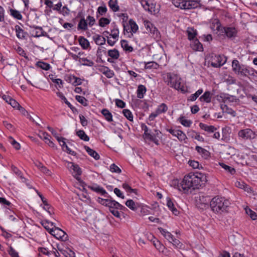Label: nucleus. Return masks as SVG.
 I'll list each match as a JSON object with an SVG mask.
<instances>
[{
	"instance_id": "5fc2aeb1",
	"label": "nucleus",
	"mask_w": 257,
	"mask_h": 257,
	"mask_svg": "<svg viewBox=\"0 0 257 257\" xmlns=\"http://www.w3.org/2000/svg\"><path fill=\"white\" fill-rule=\"evenodd\" d=\"M122 112L124 115L127 119L131 121H133V115L130 110L127 109H124L123 110Z\"/></svg>"
},
{
	"instance_id": "c9c22d12",
	"label": "nucleus",
	"mask_w": 257,
	"mask_h": 257,
	"mask_svg": "<svg viewBox=\"0 0 257 257\" xmlns=\"http://www.w3.org/2000/svg\"><path fill=\"white\" fill-rule=\"evenodd\" d=\"M219 165L223 168L226 171L229 173L231 175H233L235 173V170L234 168L228 166L223 163H219Z\"/></svg>"
},
{
	"instance_id": "864d4df0",
	"label": "nucleus",
	"mask_w": 257,
	"mask_h": 257,
	"mask_svg": "<svg viewBox=\"0 0 257 257\" xmlns=\"http://www.w3.org/2000/svg\"><path fill=\"white\" fill-rule=\"evenodd\" d=\"M75 99L77 101L84 106H87L88 105L87 100L84 96L76 95L75 96Z\"/></svg>"
},
{
	"instance_id": "4d7b16f0",
	"label": "nucleus",
	"mask_w": 257,
	"mask_h": 257,
	"mask_svg": "<svg viewBox=\"0 0 257 257\" xmlns=\"http://www.w3.org/2000/svg\"><path fill=\"white\" fill-rule=\"evenodd\" d=\"M57 95L58 97L61 98L62 100H63L64 102L68 106V107L72 109L73 108L72 105L71 104V103L67 100L65 96L60 92H58L57 93Z\"/></svg>"
},
{
	"instance_id": "680f3d73",
	"label": "nucleus",
	"mask_w": 257,
	"mask_h": 257,
	"mask_svg": "<svg viewBox=\"0 0 257 257\" xmlns=\"http://www.w3.org/2000/svg\"><path fill=\"white\" fill-rule=\"evenodd\" d=\"M221 108L222 109H223V110H224V108H225L226 109H225V111L228 113V114H231L232 116H235L236 115V112L235 111H234L233 110H232L231 108H228L227 105H224L223 106L222 105L221 106Z\"/></svg>"
},
{
	"instance_id": "c03bdc74",
	"label": "nucleus",
	"mask_w": 257,
	"mask_h": 257,
	"mask_svg": "<svg viewBox=\"0 0 257 257\" xmlns=\"http://www.w3.org/2000/svg\"><path fill=\"white\" fill-rule=\"evenodd\" d=\"M180 141H185L187 139L185 134L181 130H177V133L175 136Z\"/></svg>"
},
{
	"instance_id": "ddd939ff",
	"label": "nucleus",
	"mask_w": 257,
	"mask_h": 257,
	"mask_svg": "<svg viewBox=\"0 0 257 257\" xmlns=\"http://www.w3.org/2000/svg\"><path fill=\"white\" fill-rule=\"evenodd\" d=\"M89 189H90L91 190L96 192L97 193H99L102 195L104 196L105 197H109V196H107V193L106 192V191L101 187L97 185H94L92 186H90L88 187Z\"/></svg>"
},
{
	"instance_id": "aec40b11",
	"label": "nucleus",
	"mask_w": 257,
	"mask_h": 257,
	"mask_svg": "<svg viewBox=\"0 0 257 257\" xmlns=\"http://www.w3.org/2000/svg\"><path fill=\"white\" fill-rule=\"evenodd\" d=\"M161 234L167 239L170 242L172 241V240L174 237V236L169 231H168L165 229H164L161 227L158 228Z\"/></svg>"
},
{
	"instance_id": "de8ad7c7",
	"label": "nucleus",
	"mask_w": 257,
	"mask_h": 257,
	"mask_svg": "<svg viewBox=\"0 0 257 257\" xmlns=\"http://www.w3.org/2000/svg\"><path fill=\"white\" fill-rule=\"evenodd\" d=\"M202 92V89L198 90L194 94H192L189 96L188 100L192 101H195Z\"/></svg>"
},
{
	"instance_id": "f8f14e48",
	"label": "nucleus",
	"mask_w": 257,
	"mask_h": 257,
	"mask_svg": "<svg viewBox=\"0 0 257 257\" xmlns=\"http://www.w3.org/2000/svg\"><path fill=\"white\" fill-rule=\"evenodd\" d=\"M33 28L35 29L32 31V36L35 37H40L41 36H45L47 35V33L43 31L42 27L38 26H34Z\"/></svg>"
},
{
	"instance_id": "774afa93",
	"label": "nucleus",
	"mask_w": 257,
	"mask_h": 257,
	"mask_svg": "<svg viewBox=\"0 0 257 257\" xmlns=\"http://www.w3.org/2000/svg\"><path fill=\"white\" fill-rule=\"evenodd\" d=\"M170 242L172 243L174 246L177 248H180L182 245L181 242L175 237L173 238Z\"/></svg>"
},
{
	"instance_id": "9b49d317",
	"label": "nucleus",
	"mask_w": 257,
	"mask_h": 257,
	"mask_svg": "<svg viewBox=\"0 0 257 257\" xmlns=\"http://www.w3.org/2000/svg\"><path fill=\"white\" fill-rule=\"evenodd\" d=\"M183 4L182 6H183V9L184 10L195 9L197 8L199 6V3L195 1H183Z\"/></svg>"
},
{
	"instance_id": "e2e57ef3",
	"label": "nucleus",
	"mask_w": 257,
	"mask_h": 257,
	"mask_svg": "<svg viewBox=\"0 0 257 257\" xmlns=\"http://www.w3.org/2000/svg\"><path fill=\"white\" fill-rule=\"evenodd\" d=\"M122 187L123 189H124L127 192L129 193H132L134 192L135 193H136L137 190L132 189L128 184H127L126 183H124L122 184Z\"/></svg>"
},
{
	"instance_id": "dca6fc26",
	"label": "nucleus",
	"mask_w": 257,
	"mask_h": 257,
	"mask_svg": "<svg viewBox=\"0 0 257 257\" xmlns=\"http://www.w3.org/2000/svg\"><path fill=\"white\" fill-rule=\"evenodd\" d=\"M11 168H12V170L13 171V172L21 179L22 182L26 183L27 185L28 186H29V188H31L30 184L29 183H28L27 182V179L25 178L23 176L21 171L17 167H16V166H15L14 165H12Z\"/></svg>"
},
{
	"instance_id": "bf43d9fd",
	"label": "nucleus",
	"mask_w": 257,
	"mask_h": 257,
	"mask_svg": "<svg viewBox=\"0 0 257 257\" xmlns=\"http://www.w3.org/2000/svg\"><path fill=\"white\" fill-rule=\"evenodd\" d=\"M109 23L110 20L106 18H101L99 20V25L102 27H103L106 25L109 24Z\"/></svg>"
},
{
	"instance_id": "7ed1b4c3",
	"label": "nucleus",
	"mask_w": 257,
	"mask_h": 257,
	"mask_svg": "<svg viewBox=\"0 0 257 257\" xmlns=\"http://www.w3.org/2000/svg\"><path fill=\"white\" fill-rule=\"evenodd\" d=\"M121 16L123 17L122 18V26L123 27L124 34H125V32L128 33L129 34L128 37L131 38L133 36V34L136 33L138 30V26L133 19H130L128 23L131 27V31L130 32H128L125 24V22H126L127 17L125 16L124 14H121Z\"/></svg>"
},
{
	"instance_id": "58836bf2",
	"label": "nucleus",
	"mask_w": 257,
	"mask_h": 257,
	"mask_svg": "<svg viewBox=\"0 0 257 257\" xmlns=\"http://www.w3.org/2000/svg\"><path fill=\"white\" fill-rule=\"evenodd\" d=\"M79 61L83 65L87 66H93L94 64L92 61L84 57L79 58Z\"/></svg>"
},
{
	"instance_id": "c756f323",
	"label": "nucleus",
	"mask_w": 257,
	"mask_h": 257,
	"mask_svg": "<svg viewBox=\"0 0 257 257\" xmlns=\"http://www.w3.org/2000/svg\"><path fill=\"white\" fill-rule=\"evenodd\" d=\"M93 39L98 45H102L105 43V39L99 35H95L93 37Z\"/></svg>"
},
{
	"instance_id": "338daca9",
	"label": "nucleus",
	"mask_w": 257,
	"mask_h": 257,
	"mask_svg": "<svg viewBox=\"0 0 257 257\" xmlns=\"http://www.w3.org/2000/svg\"><path fill=\"white\" fill-rule=\"evenodd\" d=\"M10 141L12 145L17 150H19L20 149L21 146L20 144L16 142L15 140H14L12 137L10 138Z\"/></svg>"
},
{
	"instance_id": "13d9d810",
	"label": "nucleus",
	"mask_w": 257,
	"mask_h": 257,
	"mask_svg": "<svg viewBox=\"0 0 257 257\" xmlns=\"http://www.w3.org/2000/svg\"><path fill=\"white\" fill-rule=\"evenodd\" d=\"M9 104H10L14 108H17L19 110H21V108H22L23 110H25V109L22 107L17 101L13 98L11 99Z\"/></svg>"
},
{
	"instance_id": "5701e85b",
	"label": "nucleus",
	"mask_w": 257,
	"mask_h": 257,
	"mask_svg": "<svg viewBox=\"0 0 257 257\" xmlns=\"http://www.w3.org/2000/svg\"><path fill=\"white\" fill-rule=\"evenodd\" d=\"M210 28L213 30H217L220 32L222 27L221 26L220 23L218 19H214L212 21Z\"/></svg>"
},
{
	"instance_id": "a18cd8bd",
	"label": "nucleus",
	"mask_w": 257,
	"mask_h": 257,
	"mask_svg": "<svg viewBox=\"0 0 257 257\" xmlns=\"http://www.w3.org/2000/svg\"><path fill=\"white\" fill-rule=\"evenodd\" d=\"M110 36H111L114 39H118L119 36V30L118 28L115 25H114L113 29L111 30Z\"/></svg>"
},
{
	"instance_id": "4c0bfd02",
	"label": "nucleus",
	"mask_w": 257,
	"mask_h": 257,
	"mask_svg": "<svg viewBox=\"0 0 257 257\" xmlns=\"http://www.w3.org/2000/svg\"><path fill=\"white\" fill-rule=\"evenodd\" d=\"M121 47L125 51L131 52L133 51V48L128 45V42L126 40H122L120 42Z\"/></svg>"
},
{
	"instance_id": "0eeeda50",
	"label": "nucleus",
	"mask_w": 257,
	"mask_h": 257,
	"mask_svg": "<svg viewBox=\"0 0 257 257\" xmlns=\"http://www.w3.org/2000/svg\"><path fill=\"white\" fill-rule=\"evenodd\" d=\"M67 167L71 171L73 176L77 180H80L79 176L81 174V170L79 166L72 162H69L67 164Z\"/></svg>"
},
{
	"instance_id": "6ab92c4d",
	"label": "nucleus",
	"mask_w": 257,
	"mask_h": 257,
	"mask_svg": "<svg viewBox=\"0 0 257 257\" xmlns=\"http://www.w3.org/2000/svg\"><path fill=\"white\" fill-rule=\"evenodd\" d=\"M191 47L195 51H201L203 50V46L198 39L193 40L191 44Z\"/></svg>"
},
{
	"instance_id": "b1692460",
	"label": "nucleus",
	"mask_w": 257,
	"mask_h": 257,
	"mask_svg": "<svg viewBox=\"0 0 257 257\" xmlns=\"http://www.w3.org/2000/svg\"><path fill=\"white\" fill-rule=\"evenodd\" d=\"M84 149L87 153L91 157H92L96 160H98L100 158L99 154L94 150L91 149L87 146H84Z\"/></svg>"
},
{
	"instance_id": "49530a36",
	"label": "nucleus",
	"mask_w": 257,
	"mask_h": 257,
	"mask_svg": "<svg viewBox=\"0 0 257 257\" xmlns=\"http://www.w3.org/2000/svg\"><path fill=\"white\" fill-rule=\"evenodd\" d=\"M36 65L45 70H48L50 68V64L44 62L39 61L37 63Z\"/></svg>"
},
{
	"instance_id": "4468645a",
	"label": "nucleus",
	"mask_w": 257,
	"mask_h": 257,
	"mask_svg": "<svg viewBox=\"0 0 257 257\" xmlns=\"http://www.w3.org/2000/svg\"><path fill=\"white\" fill-rule=\"evenodd\" d=\"M244 65L240 64L237 60H233L232 62V67L233 72L239 75L241 71L242 67Z\"/></svg>"
},
{
	"instance_id": "bb28decb",
	"label": "nucleus",
	"mask_w": 257,
	"mask_h": 257,
	"mask_svg": "<svg viewBox=\"0 0 257 257\" xmlns=\"http://www.w3.org/2000/svg\"><path fill=\"white\" fill-rule=\"evenodd\" d=\"M146 91L147 89L144 85H139L137 91V97L140 99L143 98Z\"/></svg>"
},
{
	"instance_id": "c85d7f7f",
	"label": "nucleus",
	"mask_w": 257,
	"mask_h": 257,
	"mask_svg": "<svg viewBox=\"0 0 257 257\" xmlns=\"http://www.w3.org/2000/svg\"><path fill=\"white\" fill-rule=\"evenodd\" d=\"M87 26L88 24L86 22V20H85L84 18H82L80 20L78 27H77V30H82V31H86L87 30Z\"/></svg>"
},
{
	"instance_id": "f257e3e1",
	"label": "nucleus",
	"mask_w": 257,
	"mask_h": 257,
	"mask_svg": "<svg viewBox=\"0 0 257 257\" xmlns=\"http://www.w3.org/2000/svg\"><path fill=\"white\" fill-rule=\"evenodd\" d=\"M206 181V178L204 174L197 172L190 173L184 177L181 183L178 185V188L180 191L186 192L191 188L193 189L198 188Z\"/></svg>"
},
{
	"instance_id": "cd10ccee",
	"label": "nucleus",
	"mask_w": 257,
	"mask_h": 257,
	"mask_svg": "<svg viewBox=\"0 0 257 257\" xmlns=\"http://www.w3.org/2000/svg\"><path fill=\"white\" fill-rule=\"evenodd\" d=\"M125 205L130 209L136 211L139 207V204L138 203H135L133 200H127L125 202Z\"/></svg>"
},
{
	"instance_id": "3c124183",
	"label": "nucleus",
	"mask_w": 257,
	"mask_h": 257,
	"mask_svg": "<svg viewBox=\"0 0 257 257\" xmlns=\"http://www.w3.org/2000/svg\"><path fill=\"white\" fill-rule=\"evenodd\" d=\"M111 199H103L100 197H98L97 201L100 204L105 206H108L109 205L110 200Z\"/></svg>"
},
{
	"instance_id": "393cba45",
	"label": "nucleus",
	"mask_w": 257,
	"mask_h": 257,
	"mask_svg": "<svg viewBox=\"0 0 257 257\" xmlns=\"http://www.w3.org/2000/svg\"><path fill=\"white\" fill-rule=\"evenodd\" d=\"M16 36L19 39H24L27 33L25 32L19 25L15 26Z\"/></svg>"
},
{
	"instance_id": "ea45409f",
	"label": "nucleus",
	"mask_w": 257,
	"mask_h": 257,
	"mask_svg": "<svg viewBox=\"0 0 257 257\" xmlns=\"http://www.w3.org/2000/svg\"><path fill=\"white\" fill-rule=\"evenodd\" d=\"M76 135L79 138L84 141L88 142L89 140V137L85 134L83 130H79L77 131Z\"/></svg>"
},
{
	"instance_id": "a211bd4d",
	"label": "nucleus",
	"mask_w": 257,
	"mask_h": 257,
	"mask_svg": "<svg viewBox=\"0 0 257 257\" xmlns=\"http://www.w3.org/2000/svg\"><path fill=\"white\" fill-rule=\"evenodd\" d=\"M47 129L56 138L58 142L59 143L60 146H64L65 145V142L64 141L65 139L64 138L58 136L57 132L52 127L48 126H47Z\"/></svg>"
},
{
	"instance_id": "8fccbe9b",
	"label": "nucleus",
	"mask_w": 257,
	"mask_h": 257,
	"mask_svg": "<svg viewBox=\"0 0 257 257\" xmlns=\"http://www.w3.org/2000/svg\"><path fill=\"white\" fill-rule=\"evenodd\" d=\"M179 122L184 126L189 127L192 123V121L190 120L185 119L184 117H180L179 118Z\"/></svg>"
},
{
	"instance_id": "6e6d98bb",
	"label": "nucleus",
	"mask_w": 257,
	"mask_h": 257,
	"mask_svg": "<svg viewBox=\"0 0 257 257\" xmlns=\"http://www.w3.org/2000/svg\"><path fill=\"white\" fill-rule=\"evenodd\" d=\"M159 65L157 63L152 61L146 63L145 68V69H157Z\"/></svg>"
},
{
	"instance_id": "2f4dec72",
	"label": "nucleus",
	"mask_w": 257,
	"mask_h": 257,
	"mask_svg": "<svg viewBox=\"0 0 257 257\" xmlns=\"http://www.w3.org/2000/svg\"><path fill=\"white\" fill-rule=\"evenodd\" d=\"M108 6L113 12H117L119 10V7L117 5V0H109Z\"/></svg>"
},
{
	"instance_id": "39448f33",
	"label": "nucleus",
	"mask_w": 257,
	"mask_h": 257,
	"mask_svg": "<svg viewBox=\"0 0 257 257\" xmlns=\"http://www.w3.org/2000/svg\"><path fill=\"white\" fill-rule=\"evenodd\" d=\"M238 136L244 140H252L255 138V134L250 128H245L240 130L238 133Z\"/></svg>"
},
{
	"instance_id": "72a5a7b5",
	"label": "nucleus",
	"mask_w": 257,
	"mask_h": 257,
	"mask_svg": "<svg viewBox=\"0 0 257 257\" xmlns=\"http://www.w3.org/2000/svg\"><path fill=\"white\" fill-rule=\"evenodd\" d=\"M41 224L49 232L51 231V229H54V227H52L54 226V223L48 220H43L42 221Z\"/></svg>"
},
{
	"instance_id": "a878e982",
	"label": "nucleus",
	"mask_w": 257,
	"mask_h": 257,
	"mask_svg": "<svg viewBox=\"0 0 257 257\" xmlns=\"http://www.w3.org/2000/svg\"><path fill=\"white\" fill-rule=\"evenodd\" d=\"M167 205L174 215H177L179 214V211L175 207L173 202L172 201L170 198H167Z\"/></svg>"
},
{
	"instance_id": "1a4fd4ad",
	"label": "nucleus",
	"mask_w": 257,
	"mask_h": 257,
	"mask_svg": "<svg viewBox=\"0 0 257 257\" xmlns=\"http://www.w3.org/2000/svg\"><path fill=\"white\" fill-rule=\"evenodd\" d=\"M237 31L233 27H222L220 32V34L224 33L227 37L231 38L236 36Z\"/></svg>"
},
{
	"instance_id": "9d476101",
	"label": "nucleus",
	"mask_w": 257,
	"mask_h": 257,
	"mask_svg": "<svg viewBox=\"0 0 257 257\" xmlns=\"http://www.w3.org/2000/svg\"><path fill=\"white\" fill-rule=\"evenodd\" d=\"M222 57L220 55H214L212 56L210 60V64L213 67H219L222 66L224 62H222Z\"/></svg>"
},
{
	"instance_id": "2eb2a0df",
	"label": "nucleus",
	"mask_w": 257,
	"mask_h": 257,
	"mask_svg": "<svg viewBox=\"0 0 257 257\" xmlns=\"http://www.w3.org/2000/svg\"><path fill=\"white\" fill-rule=\"evenodd\" d=\"M195 150L204 159H207L210 157V153H209V152L200 146H196L195 147Z\"/></svg>"
},
{
	"instance_id": "f3484780",
	"label": "nucleus",
	"mask_w": 257,
	"mask_h": 257,
	"mask_svg": "<svg viewBox=\"0 0 257 257\" xmlns=\"http://www.w3.org/2000/svg\"><path fill=\"white\" fill-rule=\"evenodd\" d=\"M109 208V210H110V209H119L120 210H124L126 209V208L123 206V205L119 204L117 201L111 199L110 202L109 204V205L108 206Z\"/></svg>"
},
{
	"instance_id": "69168bd1",
	"label": "nucleus",
	"mask_w": 257,
	"mask_h": 257,
	"mask_svg": "<svg viewBox=\"0 0 257 257\" xmlns=\"http://www.w3.org/2000/svg\"><path fill=\"white\" fill-rule=\"evenodd\" d=\"M79 117L80 118V123L83 126H86L88 125V121L84 115L79 114Z\"/></svg>"
},
{
	"instance_id": "e433bc0d",
	"label": "nucleus",
	"mask_w": 257,
	"mask_h": 257,
	"mask_svg": "<svg viewBox=\"0 0 257 257\" xmlns=\"http://www.w3.org/2000/svg\"><path fill=\"white\" fill-rule=\"evenodd\" d=\"M68 79L70 82H71L72 80H74V81L72 82V84L74 86L79 85L82 83V80L80 78L76 77L75 76H69Z\"/></svg>"
},
{
	"instance_id": "473e14b6",
	"label": "nucleus",
	"mask_w": 257,
	"mask_h": 257,
	"mask_svg": "<svg viewBox=\"0 0 257 257\" xmlns=\"http://www.w3.org/2000/svg\"><path fill=\"white\" fill-rule=\"evenodd\" d=\"M187 33L190 40H193L197 35V31L192 27L188 28Z\"/></svg>"
},
{
	"instance_id": "79ce46f5",
	"label": "nucleus",
	"mask_w": 257,
	"mask_h": 257,
	"mask_svg": "<svg viewBox=\"0 0 257 257\" xmlns=\"http://www.w3.org/2000/svg\"><path fill=\"white\" fill-rule=\"evenodd\" d=\"M102 114L105 117V119L109 121H112V115L110 112L107 109H103L101 111Z\"/></svg>"
},
{
	"instance_id": "20e7f679",
	"label": "nucleus",
	"mask_w": 257,
	"mask_h": 257,
	"mask_svg": "<svg viewBox=\"0 0 257 257\" xmlns=\"http://www.w3.org/2000/svg\"><path fill=\"white\" fill-rule=\"evenodd\" d=\"M167 78L169 79L167 84L171 87L174 88L177 90L183 91L180 82V79L175 75H172L171 73H168L167 75Z\"/></svg>"
},
{
	"instance_id": "412c9836",
	"label": "nucleus",
	"mask_w": 257,
	"mask_h": 257,
	"mask_svg": "<svg viewBox=\"0 0 257 257\" xmlns=\"http://www.w3.org/2000/svg\"><path fill=\"white\" fill-rule=\"evenodd\" d=\"M199 126L201 129L209 133L215 132L216 130V128L213 125H208L203 123L200 122L199 123Z\"/></svg>"
},
{
	"instance_id": "09e8293b",
	"label": "nucleus",
	"mask_w": 257,
	"mask_h": 257,
	"mask_svg": "<svg viewBox=\"0 0 257 257\" xmlns=\"http://www.w3.org/2000/svg\"><path fill=\"white\" fill-rule=\"evenodd\" d=\"M199 201L201 204V207H205L208 204V202H210V199L207 197L205 196H200L199 197Z\"/></svg>"
},
{
	"instance_id": "f03ea898",
	"label": "nucleus",
	"mask_w": 257,
	"mask_h": 257,
	"mask_svg": "<svg viewBox=\"0 0 257 257\" xmlns=\"http://www.w3.org/2000/svg\"><path fill=\"white\" fill-rule=\"evenodd\" d=\"M230 205L229 201L224 197L215 196L210 201L211 210L215 213L221 214L227 211Z\"/></svg>"
},
{
	"instance_id": "37998d69",
	"label": "nucleus",
	"mask_w": 257,
	"mask_h": 257,
	"mask_svg": "<svg viewBox=\"0 0 257 257\" xmlns=\"http://www.w3.org/2000/svg\"><path fill=\"white\" fill-rule=\"evenodd\" d=\"M10 14L14 18L17 19V20H21L22 19V16L20 12L16 10H14L11 9L10 10Z\"/></svg>"
},
{
	"instance_id": "a19ab883",
	"label": "nucleus",
	"mask_w": 257,
	"mask_h": 257,
	"mask_svg": "<svg viewBox=\"0 0 257 257\" xmlns=\"http://www.w3.org/2000/svg\"><path fill=\"white\" fill-rule=\"evenodd\" d=\"M108 55L112 59H117L119 57V53L117 49H113L108 51Z\"/></svg>"
},
{
	"instance_id": "6e6552de",
	"label": "nucleus",
	"mask_w": 257,
	"mask_h": 257,
	"mask_svg": "<svg viewBox=\"0 0 257 257\" xmlns=\"http://www.w3.org/2000/svg\"><path fill=\"white\" fill-rule=\"evenodd\" d=\"M144 24L148 32L152 34L156 37H159L160 35L159 31L151 22L148 20H145L144 21Z\"/></svg>"
},
{
	"instance_id": "4be33fe9",
	"label": "nucleus",
	"mask_w": 257,
	"mask_h": 257,
	"mask_svg": "<svg viewBox=\"0 0 257 257\" xmlns=\"http://www.w3.org/2000/svg\"><path fill=\"white\" fill-rule=\"evenodd\" d=\"M212 94L210 91H205L204 93L201 96L199 99L201 101H204L206 103H210L211 101Z\"/></svg>"
},
{
	"instance_id": "423d86ee",
	"label": "nucleus",
	"mask_w": 257,
	"mask_h": 257,
	"mask_svg": "<svg viewBox=\"0 0 257 257\" xmlns=\"http://www.w3.org/2000/svg\"><path fill=\"white\" fill-rule=\"evenodd\" d=\"M54 229H51L49 233L55 236L56 238L61 239L62 240H66L67 239L68 236L66 233L58 227L55 226Z\"/></svg>"
},
{
	"instance_id": "f704fd0d",
	"label": "nucleus",
	"mask_w": 257,
	"mask_h": 257,
	"mask_svg": "<svg viewBox=\"0 0 257 257\" xmlns=\"http://www.w3.org/2000/svg\"><path fill=\"white\" fill-rule=\"evenodd\" d=\"M142 5L145 10L148 11L151 14H152L153 12H155V10H154V7H153V5H151V6H150L147 1H143L142 3Z\"/></svg>"
},
{
	"instance_id": "0e129e2a",
	"label": "nucleus",
	"mask_w": 257,
	"mask_h": 257,
	"mask_svg": "<svg viewBox=\"0 0 257 257\" xmlns=\"http://www.w3.org/2000/svg\"><path fill=\"white\" fill-rule=\"evenodd\" d=\"M8 252L11 257H19L18 252L12 246L10 247Z\"/></svg>"
},
{
	"instance_id": "052dcab7",
	"label": "nucleus",
	"mask_w": 257,
	"mask_h": 257,
	"mask_svg": "<svg viewBox=\"0 0 257 257\" xmlns=\"http://www.w3.org/2000/svg\"><path fill=\"white\" fill-rule=\"evenodd\" d=\"M110 171L112 173H120L121 169L115 164H112L110 166Z\"/></svg>"
},
{
	"instance_id": "603ef678",
	"label": "nucleus",
	"mask_w": 257,
	"mask_h": 257,
	"mask_svg": "<svg viewBox=\"0 0 257 257\" xmlns=\"http://www.w3.org/2000/svg\"><path fill=\"white\" fill-rule=\"evenodd\" d=\"M156 110H157L158 113L161 114L162 113H165L168 110V106L166 104L163 103L161 104Z\"/></svg>"
},
{
	"instance_id": "7c9ffc66",
	"label": "nucleus",
	"mask_w": 257,
	"mask_h": 257,
	"mask_svg": "<svg viewBox=\"0 0 257 257\" xmlns=\"http://www.w3.org/2000/svg\"><path fill=\"white\" fill-rule=\"evenodd\" d=\"M78 41L79 44L83 49H87L90 46L88 41L83 37H80Z\"/></svg>"
}]
</instances>
